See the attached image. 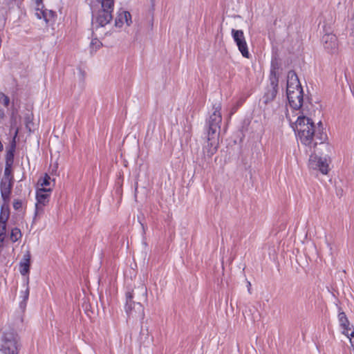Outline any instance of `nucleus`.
<instances>
[{
    "label": "nucleus",
    "mask_w": 354,
    "mask_h": 354,
    "mask_svg": "<svg viewBox=\"0 0 354 354\" xmlns=\"http://www.w3.org/2000/svg\"><path fill=\"white\" fill-rule=\"evenodd\" d=\"M52 189H37L35 216H39L44 213V207L48 203Z\"/></svg>",
    "instance_id": "7"
},
{
    "label": "nucleus",
    "mask_w": 354,
    "mask_h": 354,
    "mask_svg": "<svg viewBox=\"0 0 354 354\" xmlns=\"http://www.w3.org/2000/svg\"><path fill=\"white\" fill-rule=\"evenodd\" d=\"M338 321L342 330V333L346 337H349V332L353 330L354 328L353 325L350 324L346 314L343 311L339 312Z\"/></svg>",
    "instance_id": "16"
},
{
    "label": "nucleus",
    "mask_w": 354,
    "mask_h": 354,
    "mask_svg": "<svg viewBox=\"0 0 354 354\" xmlns=\"http://www.w3.org/2000/svg\"><path fill=\"white\" fill-rule=\"evenodd\" d=\"M132 23L131 14L126 10H120L115 20L116 27L122 28L124 26H129Z\"/></svg>",
    "instance_id": "13"
},
{
    "label": "nucleus",
    "mask_w": 354,
    "mask_h": 354,
    "mask_svg": "<svg viewBox=\"0 0 354 354\" xmlns=\"http://www.w3.org/2000/svg\"><path fill=\"white\" fill-rule=\"evenodd\" d=\"M21 207V202L20 201H15L14 203H13V207L15 209H18L19 208H20Z\"/></svg>",
    "instance_id": "27"
},
{
    "label": "nucleus",
    "mask_w": 354,
    "mask_h": 354,
    "mask_svg": "<svg viewBox=\"0 0 354 354\" xmlns=\"http://www.w3.org/2000/svg\"><path fill=\"white\" fill-rule=\"evenodd\" d=\"M91 47L95 48V50L100 48L102 46V42L97 39H92L91 42Z\"/></svg>",
    "instance_id": "24"
},
{
    "label": "nucleus",
    "mask_w": 354,
    "mask_h": 354,
    "mask_svg": "<svg viewBox=\"0 0 354 354\" xmlns=\"http://www.w3.org/2000/svg\"><path fill=\"white\" fill-rule=\"evenodd\" d=\"M231 33L233 40L242 56L245 58H249L250 53L243 31L241 30L232 29Z\"/></svg>",
    "instance_id": "8"
},
{
    "label": "nucleus",
    "mask_w": 354,
    "mask_h": 354,
    "mask_svg": "<svg viewBox=\"0 0 354 354\" xmlns=\"http://www.w3.org/2000/svg\"><path fill=\"white\" fill-rule=\"evenodd\" d=\"M35 15L39 19H43L46 24L52 21L55 16L54 12L45 9L41 0H35Z\"/></svg>",
    "instance_id": "9"
},
{
    "label": "nucleus",
    "mask_w": 354,
    "mask_h": 354,
    "mask_svg": "<svg viewBox=\"0 0 354 354\" xmlns=\"http://www.w3.org/2000/svg\"><path fill=\"white\" fill-rule=\"evenodd\" d=\"M286 95L290 107L295 110H297L301 107L303 102V90L297 89Z\"/></svg>",
    "instance_id": "11"
},
{
    "label": "nucleus",
    "mask_w": 354,
    "mask_h": 354,
    "mask_svg": "<svg viewBox=\"0 0 354 354\" xmlns=\"http://www.w3.org/2000/svg\"><path fill=\"white\" fill-rule=\"evenodd\" d=\"M137 289L140 290L144 298L147 297V288L144 285H141Z\"/></svg>",
    "instance_id": "26"
},
{
    "label": "nucleus",
    "mask_w": 354,
    "mask_h": 354,
    "mask_svg": "<svg viewBox=\"0 0 354 354\" xmlns=\"http://www.w3.org/2000/svg\"><path fill=\"white\" fill-rule=\"evenodd\" d=\"M22 236L21 230L18 227L12 229L10 234V239L13 242H16L19 240Z\"/></svg>",
    "instance_id": "22"
},
{
    "label": "nucleus",
    "mask_w": 354,
    "mask_h": 354,
    "mask_svg": "<svg viewBox=\"0 0 354 354\" xmlns=\"http://www.w3.org/2000/svg\"><path fill=\"white\" fill-rule=\"evenodd\" d=\"M133 295L131 292L126 293L125 311L130 317L142 320L145 317L144 307L140 302L133 301Z\"/></svg>",
    "instance_id": "5"
},
{
    "label": "nucleus",
    "mask_w": 354,
    "mask_h": 354,
    "mask_svg": "<svg viewBox=\"0 0 354 354\" xmlns=\"http://www.w3.org/2000/svg\"><path fill=\"white\" fill-rule=\"evenodd\" d=\"M14 180H1L0 183V192L2 199L4 201L10 200L11 190L13 186Z\"/></svg>",
    "instance_id": "15"
},
{
    "label": "nucleus",
    "mask_w": 354,
    "mask_h": 354,
    "mask_svg": "<svg viewBox=\"0 0 354 354\" xmlns=\"http://www.w3.org/2000/svg\"><path fill=\"white\" fill-rule=\"evenodd\" d=\"M292 127L301 144L310 148L318 144L314 140L315 124L310 118L301 114L297 117Z\"/></svg>",
    "instance_id": "3"
},
{
    "label": "nucleus",
    "mask_w": 354,
    "mask_h": 354,
    "mask_svg": "<svg viewBox=\"0 0 354 354\" xmlns=\"http://www.w3.org/2000/svg\"><path fill=\"white\" fill-rule=\"evenodd\" d=\"M31 255L29 251H27L23 256L19 263V272L22 276H26L29 274L30 266Z\"/></svg>",
    "instance_id": "17"
},
{
    "label": "nucleus",
    "mask_w": 354,
    "mask_h": 354,
    "mask_svg": "<svg viewBox=\"0 0 354 354\" xmlns=\"http://www.w3.org/2000/svg\"><path fill=\"white\" fill-rule=\"evenodd\" d=\"M28 283H29V277H27L24 282V286L25 288V290L21 291L20 297H19L21 299V301L19 302V308L22 310H24L26 308L27 301L29 297L30 290H29Z\"/></svg>",
    "instance_id": "18"
},
{
    "label": "nucleus",
    "mask_w": 354,
    "mask_h": 354,
    "mask_svg": "<svg viewBox=\"0 0 354 354\" xmlns=\"http://www.w3.org/2000/svg\"><path fill=\"white\" fill-rule=\"evenodd\" d=\"M6 218L3 219L0 216V242L3 243L6 238Z\"/></svg>",
    "instance_id": "21"
},
{
    "label": "nucleus",
    "mask_w": 354,
    "mask_h": 354,
    "mask_svg": "<svg viewBox=\"0 0 354 354\" xmlns=\"http://www.w3.org/2000/svg\"><path fill=\"white\" fill-rule=\"evenodd\" d=\"M330 162L331 158L329 156L322 157L313 153L309 157L308 167L310 169L318 170L323 175H327L330 171Z\"/></svg>",
    "instance_id": "6"
},
{
    "label": "nucleus",
    "mask_w": 354,
    "mask_h": 354,
    "mask_svg": "<svg viewBox=\"0 0 354 354\" xmlns=\"http://www.w3.org/2000/svg\"><path fill=\"white\" fill-rule=\"evenodd\" d=\"M10 105V97L2 92H0V106H3L5 108L9 109Z\"/></svg>",
    "instance_id": "23"
},
{
    "label": "nucleus",
    "mask_w": 354,
    "mask_h": 354,
    "mask_svg": "<svg viewBox=\"0 0 354 354\" xmlns=\"http://www.w3.org/2000/svg\"><path fill=\"white\" fill-rule=\"evenodd\" d=\"M319 139H320V144H323L326 147L327 150L329 151L331 149V146L328 143L324 142V141L326 139V135L321 134Z\"/></svg>",
    "instance_id": "25"
},
{
    "label": "nucleus",
    "mask_w": 354,
    "mask_h": 354,
    "mask_svg": "<svg viewBox=\"0 0 354 354\" xmlns=\"http://www.w3.org/2000/svg\"><path fill=\"white\" fill-rule=\"evenodd\" d=\"M221 111V103H215L206 121V125L207 127V145L204 147L203 149L209 157H211L217 151L218 145L217 131L220 129L222 121Z\"/></svg>",
    "instance_id": "1"
},
{
    "label": "nucleus",
    "mask_w": 354,
    "mask_h": 354,
    "mask_svg": "<svg viewBox=\"0 0 354 354\" xmlns=\"http://www.w3.org/2000/svg\"><path fill=\"white\" fill-rule=\"evenodd\" d=\"M297 89L302 90L297 75L295 72L290 71L287 76L286 94L295 91Z\"/></svg>",
    "instance_id": "14"
},
{
    "label": "nucleus",
    "mask_w": 354,
    "mask_h": 354,
    "mask_svg": "<svg viewBox=\"0 0 354 354\" xmlns=\"http://www.w3.org/2000/svg\"><path fill=\"white\" fill-rule=\"evenodd\" d=\"M19 336L13 328H5L0 338V351L3 354H18Z\"/></svg>",
    "instance_id": "4"
},
{
    "label": "nucleus",
    "mask_w": 354,
    "mask_h": 354,
    "mask_svg": "<svg viewBox=\"0 0 354 354\" xmlns=\"http://www.w3.org/2000/svg\"><path fill=\"white\" fill-rule=\"evenodd\" d=\"M50 185V177L48 174L40 178L37 182V189H52L49 187Z\"/></svg>",
    "instance_id": "20"
},
{
    "label": "nucleus",
    "mask_w": 354,
    "mask_h": 354,
    "mask_svg": "<svg viewBox=\"0 0 354 354\" xmlns=\"http://www.w3.org/2000/svg\"><path fill=\"white\" fill-rule=\"evenodd\" d=\"M5 117V111L3 109L0 108V120H2Z\"/></svg>",
    "instance_id": "28"
},
{
    "label": "nucleus",
    "mask_w": 354,
    "mask_h": 354,
    "mask_svg": "<svg viewBox=\"0 0 354 354\" xmlns=\"http://www.w3.org/2000/svg\"><path fill=\"white\" fill-rule=\"evenodd\" d=\"M325 50L330 54H335L338 51V42L337 37L332 34H325L322 39Z\"/></svg>",
    "instance_id": "10"
},
{
    "label": "nucleus",
    "mask_w": 354,
    "mask_h": 354,
    "mask_svg": "<svg viewBox=\"0 0 354 354\" xmlns=\"http://www.w3.org/2000/svg\"><path fill=\"white\" fill-rule=\"evenodd\" d=\"M13 161V154L12 152L7 155L6 165L4 169L3 177L1 180H14L12 174V163Z\"/></svg>",
    "instance_id": "19"
},
{
    "label": "nucleus",
    "mask_w": 354,
    "mask_h": 354,
    "mask_svg": "<svg viewBox=\"0 0 354 354\" xmlns=\"http://www.w3.org/2000/svg\"><path fill=\"white\" fill-rule=\"evenodd\" d=\"M278 90V80L276 77L271 79L270 86L267 89L262 98V102L266 105L273 101Z\"/></svg>",
    "instance_id": "12"
},
{
    "label": "nucleus",
    "mask_w": 354,
    "mask_h": 354,
    "mask_svg": "<svg viewBox=\"0 0 354 354\" xmlns=\"http://www.w3.org/2000/svg\"><path fill=\"white\" fill-rule=\"evenodd\" d=\"M90 4L93 12V28L103 27L111 21L114 6L113 0H91Z\"/></svg>",
    "instance_id": "2"
}]
</instances>
